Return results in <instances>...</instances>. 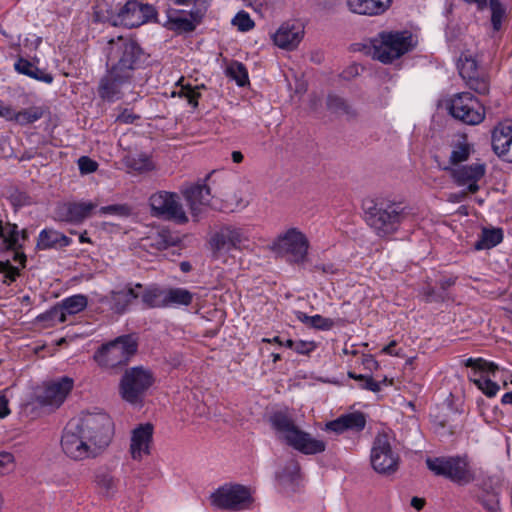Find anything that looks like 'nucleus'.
Wrapping results in <instances>:
<instances>
[{
    "label": "nucleus",
    "instance_id": "obj_1",
    "mask_svg": "<svg viewBox=\"0 0 512 512\" xmlns=\"http://www.w3.org/2000/svg\"><path fill=\"white\" fill-rule=\"evenodd\" d=\"M114 424L105 412H86L71 419L64 428L61 447L73 460L95 458L111 443Z\"/></svg>",
    "mask_w": 512,
    "mask_h": 512
},
{
    "label": "nucleus",
    "instance_id": "obj_2",
    "mask_svg": "<svg viewBox=\"0 0 512 512\" xmlns=\"http://www.w3.org/2000/svg\"><path fill=\"white\" fill-rule=\"evenodd\" d=\"M269 423L280 440L302 454L316 455L326 450V443L299 428L287 409L271 413Z\"/></svg>",
    "mask_w": 512,
    "mask_h": 512
},
{
    "label": "nucleus",
    "instance_id": "obj_3",
    "mask_svg": "<svg viewBox=\"0 0 512 512\" xmlns=\"http://www.w3.org/2000/svg\"><path fill=\"white\" fill-rule=\"evenodd\" d=\"M363 207L366 223L379 237L395 233L407 216L401 202L386 199L368 200L364 202Z\"/></svg>",
    "mask_w": 512,
    "mask_h": 512
},
{
    "label": "nucleus",
    "instance_id": "obj_4",
    "mask_svg": "<svg viewBox=\"0 0 512 512\" xmlns=\"http://www.w3.org/2000/svg\"><path fill=\"white\" fill-rule=\"evenodd\" d=\"M145 59L143 49L134 39L119 36L108 42V65L119 72L132 76L133 72L142 66Z\"/></svg>",
    "mask_w": 512,
    "mask_h": 512
},
{
    "label": "nucleus",
    "instance_id": "obj_5",
    "mask_svg": "<svg viewBox=\"0 0 512 512\" xmlns=\"http://www.w3.org/2000/svg\"><path fill=\"white\" fill-rule=\"evenodd\" d=\"M425 463L434 475L444 477L459 486L469 485L476 480V471L467 455L428 457Z\"/></svg>",
    "mask_w": 512,
    "mask_h": 512
},
{
    "label": "nucleus",
    "instance_id": "obj_6",
    "mask_svg": "<svg viewBox=\"0 0 512 512\" xmlns=\"http://www.w3.org/2000/svg\"><path fill=\"white\" fill-rule=\"evenodd\" d=\"M412 49L409 31H382L372 40L371 56L384 64H390Z\"/></svg>",
    "mask_w": 512,
    "mask_h": 512
},
{
    "label": "nucleus",
    "instance_id": "obj_7",
    "mask_svg": "<svg viewBox=\"0 0 512 512\" xmlns=\"http://www.w3.org/2000/svg\"><path fill=\"white\" fill-rule=\"evenodd\" d=\"M138 349L137 340L133 335H122L102 345L94 354V360L106 369L126 366Z\"/></svg>",
    "mask_w": 512,
    "mask_h": 512
},
{
    "label": "nucleus",
    "instance_id": "obj_8",
    "mask_svg": "<svg viewBox=\"0 0 512 512\" xmlns=\"http://www.w3.org/2000/svg\"><path fill=\"white\" fill-rule=\"evenodd\" d=\"M154 381L155 377L150 369L143 366L128 368L120 379L119 393L126 402L141 404Z\"/></svg>",
    "mask_w": 512,
    "mask_h": 512
},
{
    "label": "nucleus",
    "instance_id": "obj_9",
    "mask_svg": "<svg viewBox=\"0 0 512 512\" xmlns=\"http://www.w3.org/2000/svg\"><path fill=\"white\" fill-rule=\"evenodd\" d=\"M156 18L157 10L153 5L140 0H128L116 11H111L107 20L115 26L137 28Z\"/></svg>",
    "mask_w": 512,
    "mask_h": 512
},
{
    "label": "nucleus",
    "instance_id": "obj_10",
    "mask_svg": "<svg viewBox=\"0 0 512 512\" xmlns=\"http://www.w3.org/2000/svg\"><path fill=\"white\" fill-rule=\"evenodd\" d=\"M308 248L307 237L296 228L279 235L272 244V250L276 254L287 257L290 263L295 264H302L306 260Z\"/></svg>",
    "mask_w": 512,
    "mask_h": 512
},
{
    "label": "nucleus",
    "instance_id": "obj_11",
    "mask_svg": "<svg viewBox=\"0 0 512 512\" xmlns=\"http://www.w3.org/2000/svg\"><path fill=\"white\" fill-rule=\"evenodd\" d=\"M453 118L467 125L480 124L485 118V109L481 102L470 92L454 95L448 105Z\"/></svg>",
    "mask_w": 512,
    "mask_h": 512
},
{
    "label": "nucleus",
    "instance_id": "obj_12",
    "mask_svg": "<svg viewBox=\"0 0 512 512\" xmlns=\"http://www.w3.org/2000/svg\"><path fill=\"white\" fill-rule=\"evenodd\" d=\"M149 204L153 216L161 217L168 221H174L177 224H185L188 222V217L176 193L167 191L154 193L149 198Z\"/></svg>",
    "mask_w": 512,
    "mask_h": 512
},
{
    "label": "nucleus",
    "instance_id": "obj_13",
    "mask_svg": "<svg viewBox=\"0 0 512 512\" xmlns=\"http://www.w3.org/2000/svg\"><path fill=\"white\" fill-rule=\"evenodd\" d=\"M213 256L218 258L222 252L233 249L242 250L250 248V240L241 228L224 226L210 239Z\"/></svg>",
    "mask_w": 512,
    "mask_h": 512
},
{
    "label": "nucleus",
    "instance_id": "obj_14",
    "mask_svg": "<svg viewBox=\"0 0 512 512\" xmlns=\"http://www.w3.org/2000/svg\"><path fill=\"white\" fill-rule=\"evenodd\" d=\"M371 464L373 469L380 474H391L398 468V456L393 453L386 433H379L374 439Z\"/></svg>",
    "mask_w": 512,
    "mask_h": 512
},
{
    "label": "nucleus",
    "instance_id": "obj_15",
    "mask_svg": "<svg viewBox=\"0 0 512 512\" xmlns=\"http://www.w3.org/2000/svg\"><path fill=\"white\" fill-rule=\"evenodd\" d=\"M251 502V495L243 485H224L211 495V503L220 509L239 510Z\"/></svg>",
    "mask_w": 512,
    "mask_h": 512
},
{
    "label": "nucleus",
    "instance_id": "obj_16",
    "mask_svg": "<svg viewBox=\"0 0 512 512\" xmlns=\"http://www.w3.org/2000/svg\"><path fill=\"white\" fill-rule=\"evenodd\" d=\"M73 386L74 381L68 376L47 382L36 392V402L41 406L58 408L65 401Z\"/></svg>",
    "mask_w": 512,
    "mask_h": 512
},
{
    "label": "nucleus",
    "instance_id": "obj_17",
    "mask_svg": "<svg viewBox=\"0 0 512 512\" xmlns=\"http://www.w3.org/2000/svg\"><path fill=\"white\" fill-rule=\"evenodd\" d=\"M444 170L449 171L453 181L458 186H467V190L474 194L479 190L478 181L484 177L486 173V164L476 162L468 165H458L456 167H445Z\"/></svg>",
    "mask_w": 512,
    "mask_h": 512
},
{
    "label": "nucleus",
    "instance_id": "obj_18",
    "mask_svg": "<svg viewBox=\"0 0 512 512\" xmlns=\"http://www.w3.org/2000/svg\"><path fill=\"white\" fill-rule=\"evenodd\" d=\"M458 70L460 76L471 90L481 95L489 92V80L485 76L479 75L478 64L474 58L461 55L458 62Z\"/></svg>",
    "mask_w": 512,
    "mask_h": 512
},
{
    "label": "nucleus",
    "instance_id": "obj_19",
    "mask_svg": "<svg viewBox=\"0 0 512 512\" xmlns=\"http://www.w3.org/2000/svg\"><path fill=\"white\" fill-rule=\"evenodd\" d=\"M96 204L92 202L59 203L54 210L55 219L62 222L79 224L88 218Z\"/></svg>",
    "mask_w": 512,
    "mask_h": 512
},
{
    "label": "nucleus",
    "instance_id": "obj_20",
    "mask_svg": "<svg viewBox=\"0 0 512 512\" xmlns=\"http://www.w3.org/2000/svg\"><path fill=\"white\" fill-rule=\"evenodd\" d=\"M203 13L201 10H191L188 14H182L178 10L168 11L164 27L177 34L193 32L202 22Z\"/></svg>",
    "mask_w": 512,
    "mask_h": 512
},
{
    "label": "nucleus",
    "instance_id": "obj_21",
    "mask_svg": "<svg viewBox=\"0 0 512 512\" xmlns=\"http://www.w3.org/2000/svg\"><path fill=\"white\" fill-rule=\"evenodd\" d=\"M132 76L115 70L110 66L107 74L101 79L98 93L99 96L106 101H114L120 98L121 88L124 84L130 82Z\"/></svg>",
    "mask_w": 512,
    "mask_h": 512
},
{
    "label": "nucleus",
    "instance_id": "obj_22",
    "mask_svg": "<svg viewBox=\"0 0 512 512\" xmlns=\"http://www.w3.org/2000/svg\"><path fill=\"white\" fill-rule=\"evenodd\" d=\"M492 149L503 160L512 162V121H504L494 128Z\"/></svg>",
    "mask_w": 512,
    "mask_h": 512
},
{
    "label": "nucleus",
    "instance_id": "obj_23",
    "mask_svg": "<svg viewBox=\"0 0 512 512\" xmlns=\"http://www.w3.org/2000/svg\"><path fill=\"white\" fill-rule=\"evenodd\" d=\"M154 427L151 423L140 424L132 431L130 453L134 460H140L150 453Z\"/></svg>",
    "mask_w": 512,
    "mask_h": 512
},
{
    "label": "nucleus",
    "instance_id": "obj_24",
    "mask_svg": "<svg viewBox=\"0 0 512 512\" xmlns=\"http://www.w3.org/2000/svg\"><path fill=\"white\" fill-rule=\"evenodd\" d=\"M184 198L193 217L201 213V207L209 205L211 201L210 188L205 184H196L183 191Z\"/></svg>",
    "mask_w": 512,
    "mask_h": 512
},
{
    "label": "nucleus",
    "instance_id": "obj_25",
    "mask_svg": "<svg viewBox=\"0 0 512 512\" xmlns=\"http://www.w3.org/2000/svg\"><path fill=\"white\" fill-rule=\"evenodd\" d=\"M303 34V29L299 25L284 23L273 35V40L279 48L293 50L301 42Z\"/></svg>",
    "mask_w": 512,
    "mask_h": 512
},
{
    "label": "nucleus",
    "instance_id": "obj_26",
    "mask_svg": "<svg viewBox=\"0 0 512 512\" xmlns=\"http://www.w3.org/2000/svg\"><path fill=\"white\" fill-rule=\"evenodd\" d=\"M72 239L53 228H45L40 231L36 243L38 250L62 249L69 246Z\"/></svg>",
    "mask_w": 512,
    "mask_h": 512
},
{
    "label": "nucleus",
    "instance_id": "obj_27",
    "mask_svg": "<svg viewBox=\"0 0 512 512\" xmlns=\"http://www.w3.org/2000/svg\"><path fill=\"white\" fill-rule=\"evenodd\" d=\"M347 6L353 13L360 15H380L391 5V0H347Z\"/></svg>",
    "mask_w": 512,
    "mask_h": 512
},
{
    "label": "nucleus",
    "instance_id": "obj_28",
    "mask_svg": "<svg viewBox=\"0 0 512 512\" xmlns=\"http://www.w3.org/2000/svg\"><path fill=\"white\" fill-rule=\"evenodd\" d=\"M177 243L169 230L161 229L152 231L148 236L141 240V246L147 250L153 249L162 251L170 246H175Z\"/></svg>",
    "mask_w": 512,
    "mask_h": 512
},
{
    "label": "nucleus",
    "instance_id": "obj_29",
    "mask_svg": "<svg viewBox=\"0 0 512 512\" xmlns=\"http://www.w3.org/2000/svg\"><path fill=\"white\" fill-rule=\"evenodd\" d=\"M465 367H469L473 369V375L470 376V380L480 389L482 390V384L486 378L480 376L476 377L478 372H490L494 374L498 370V365L494 362L487 361L483 358H468L463 362Z\"/></svg>",
    "mask_w": 512,
    "mask_h": 512
},
{
    "label": "nucleus",
    "instance_id": "obj_30",
    "mask_svg": "<svg viewBox=\"0 0 512 512\" xmlns=\"http://www.w3.org/2000/svg\"><path fill=\"white\" fill-rule=\"evenodd\" d=\"M139 297V293L132 287L120 291H112L110 296L111 309L118 313H124L133 300Z\"/></svg>",
    "mask_w": 512,
    "mask_h": 512
},
{
    "label": "nucleus",
    "instance_id": "obj_31",
    "mask_svg": "<svg viewBox=\"0 0 512 512\" xmlns=\"http://www.w3.org/2000/svg\"><path fill=\"white\" fill-rule=\"evenodd\" d=\"M476 500L487 512H502L500 507V493L492 486L483 484Z\"/></svg>",
    "mask_w": 512,
    "mask_h": 512
},
{
    "label": "nucleus",
    "instance_id": "obj_32",
    "mask_svg": "<svg viewBox=\"0 0 512 512\" xmlns=\"http://www.w3.org/2000/svg\"><path fill=\"white\" fill-rule=\"evenodd\" d=\"M15 70L23 75H26L35 80L50 84L53 81V76L50 73H46L30 61L24 58H19L14 64Z\"/></svg>",
    "mask_w": 512,
    "mask_h": 512
},
{
    "label": "nucleus",
    "instance_id": "obj_33",
    "mask_svg": "<svg viewBox=\"0 0 512 512\" xmlns=\"http://www.w3.org/2000/svg\"><path fill=\"white\" fill-rule=\"evenodd\" d=\"M19 231L16 224L6 223L0 220V251L16 250L19 247Z\"/></svg>",
    "mask_w": 512,
    "mask_h": 512
},
{
    "label": "nucleus",
    "instance_id": "obj_34",
    "mask_svg": "<svg viewBox=\"0 0 512 512\" xmlns=\"http://www.w3.org/2000/svg\"><path fill=\"white\" fill-rule=\"evenodd\" d=\"M194 299V294L181 287L166 288L165 308L189 306Z\"/></svg>",
    "mask_w": 512,
    "mask_h": 512
},
{
    "label": "nucleus",
    "instance_id": "obj_35",
    "mask_svg": "<svg viewBox=\"0 0 512 512\" xmlns=\"http://www.w3.org/2000/svg\"><path fill=\"white\" fill-rule=\"evenodd\" d=\"M141 300L148 308H165L166 289L153 284L145 288Z\"/></svg>",
    "mask_w": 512,
    "mask_h": 512
},
{
    "label": "nucleus",
    "instance_id": "obj_36",
    "mask_svg": "<svg viewBox=\"0 0 512 512\" xmlns=\"http://www.w3.org/2000/svg\"><path fill=\"white\" fill-rule=\"evenodd\" d=\"M473 146L467 141L465 135L461 136V139L452 145V151L449 157V163L454 167L468 160Z\"/></svg>",
    "mask_w": 512,
    "mask_h": 512
},
{
    "label": "nucleus",
    "instance_id": "obj_37",
    "mask_svg": "<svg viewBox=\"0 0 512 512\" xmlns=\"http://www.w3.org/2000/svg\"><path fill=\"white\" fill-rule=\"evenodd\" d=\"M503 240V231L500 228H484L480 239L475 243L476 250L490 249Z\"/></svg>",
    "mask_w": 512,
    "mask_h": 512
},
{
    "label": "nucleus",
    "instance_id": "obj_38",
    "mask_svg": "<svg viewBox=\"0 0 512 512\" xmlns=\"http://www.w3.org/2000/svg\"><path fill=\"white\" fill-rule=\"evenodd\" d=\"M327 108L335 114L346 115L349 118L356 117V110L342 97L330 94L327 97Z\"/></svg>",
    "mask_w": 512,
    "mask_h": 512
},
{
    "label": "nucleus",
    "instance_id": "obj_39",
    "mask_svg": "<svg viewBox=\"0 0 512 512\" xmlns=\"http://www.w3.org/2000/svg\"><path fill=\"white\" fill-rule=\"evenodd\" d=\"M95 481L102 495L112 497L115 494L117 481L109 472H99L96 475Z\"/></svg>",
    "mask_w": 512,
    "mask_h": 512
},
{
    "label": "nucleus",
    "instance_id": "obj_40",
    "mask_svg": "<svg viewBox=\"0 0 512 512\" xmlns=\"http://www.w3.org/2000/svg\"><path fill=\"white\" fill-rule=\"evenodd\" d=\"M88 304L87 297L84 295H74L64 299L61 303L65 315H74L83 311Z\"/></svg>",
    "mask_w": 512,
    "mask_h": 512
},
{
    "label": "nucleus",
    "instance_id": "obj_41",
    "mask_svg": "<svg viewBox=\"0 0 512 512\" xmlns=\"http://www.w3.org/2000/svg\"><path fill=\"white\" fill-rule=\"evenodd\" d=\"M44 111L41 107H29L19 112H15V120L20 125H27L36 122L43 117Z\"/></svg>",
    "mask_w": 512,
    "mask_h": 512
},
{
    "label": "nucleus",
    "instance_id": "obj_42",
    "mask_svg": "<svg viewBox=\"0 0 512 512\" xmlns=\"http://www.w3.org/2000/svg\"><path fill=\"white\" fill-rule=\"evenodd\" d=\"M227 75L236 81L238 86H245L248 82V72L245 65L241 62L234 61L226 69Z\"/></svg>",
    "mask_w": 512,
    "mask_h": 512
},
{
    "label": "nucleus",
    "instance_id": "obj_43",
    "mask_svg": "<svg viewBox=\"0 0 512 512\" xmlns=\"http://www.w3.org/2000/svg\"><path fill=\"white\" fill-rule=\"evenodd\" d=\"M184 79L181 78L178 81V85L180 86V89L178 91V95L182 98H185L189 105H191L193 108H196L198 106V99L200 97V92L198 91L200 89V86L193 87L191 84H183Z\"/></svg>",
    "mask_w": 512,
    "mask_h": 512
},
{
    "label": "nucleus",
    "instance_id": "obj_44",
    "mask_svg": "<svg viewBox=\"0 0 512 512\" xmlns=\"http://www.w3.org/2000/svg\"><path fill=\"white\" fill-rule=\"evenodd\" d=\"M348 377L359 382V388L371 392H379L381 390L380 381H375L371 375L356 374L355 372H348Z\"/></svg>",
    "mask_w": 512,
    "mask_h": 512
},
{
    "label": "nucleus",
    "instance_id": "obj_45",
    "mask_svg": "<svg viewBox=\"0 0 512 512\" xmlns=\"http://www.w3.org/2000/svg\"><path fill=\"white\" fill-rule=\"evenodd\" d=\"M346 424L347 430H353L356 432L362 431L366 425V417L362 412H352L342 415Z\"/></svg>",
    "mask_w": 512,
    "mask_h": 512
},
{
    "label": "nucleus",
    "instance_id": "obj_46",
    "mask_svg": "<svg viewBox=\"0 0 512 512\" xmlns=\"http://www.w3.org/2000/svg\"><path fill=\"white\" fill-rule=\"evenodd\" d=\"M127 166L138 172L149 171L153 168L152 161L145 154L129 156L126 159Z\"/></svg>",
    "mask_w": 512,
    "mask_h": 512
},
{
    "label": "nucleus",
    "instance_id": "obj_47",
    "mask_svg": "<svg viewBox=\"0 0 512 512\" xmlns=\"http://www.w3.org/2000/svg\"><path fill=\"white\" fill-rule=\"evenodd\" d=\"M38 320L41 322L64 323L67 318L61 304L53 306L45 313L38 316Z\"/></svg>",
    "mask_w": 512,
    "mask_h": 512
},
{
    "label": "nucleus",
    "instance_id": "obj_48",
    "mask_svg": "<svg viewBox=\"0 0 512 512\" xmlns=\"http://www.w3.org/2000/svg\"><path fill=\"white\" fill-rule=\"evenodd\" d=\"M489 7L491 10V23L495 31L501 29L502 19L505 15V7L501 4L500 0H489Z\"/></svg>",
    "mask_w": 512,
    "mask_h": 512
},
{
    "label": "nucleus",
    "instance_id": "obj_49",
    "mask_svg": "<svg viewBox=\"0 0 512 512\" xmlns=\"http://www.w3.org/2000/svg\"><path fill=\"white\" fill-rule=\"evenodd\" d=\"M232 24L241 32H246L254 27V22L250 15L245 11H239L232 19Z\"/></svg>",
    "mask_w": 512,
    "mask_h": 512
},
{
    "label": "nucleus",
    "instance_id": "obj_50",
    "mask_svg": "<svg viewBox=\"0 0 512 512\" xmlns=\"http://www.w3.org/2000/svg\"><path fill=\"white\" fill-rule=\"evenodd\" d=\"M300 473L299 463L296 461H290L284 468L281 479L294 482L298 479Z\"/></svg>",
    "mask_w": 512,
    "mask_h": 512
},
{
    "label": "nucleus",
    "instance_id": "obj_51",
    "mask_svg": "<svg viewBox=\"0 0 512 512\" xmlns=\"http://www.w3.org/2000/svg\"><path fill=\"white\" fill-rule=\"evenodd\" d=\"M334 324V320L330 318H325L319 314L311 316L310 327L312 328L327 331L332 329L334 327Z\"/></svg>",
    "mask_w": 512,
    "mask_h": 512
},
{
    "label": "nucleus",
    "instance_id": "obj_52",
    "mask_svg": "<svg viewBox=\"0 0 512 512\" xmlns=\"http://www.w3.org/2000/svg\"><path fill=\"white\" fill-rule=\"evenodd\" d=\"M78 166L82 174H90L97 170L98 163L87 156H82L78 160Z\"/></svg>",
    "mask_w": 512,
    "mask_h": 512
},
{
    "label": "nucleus",
    "instance_id": "obj_53",
    "mask_svg": "<svg viewBox=\"0 0 512 512\" xmlns=\"http://www.w3.org/2000/svg\"><path fill=\"white\" fill-rule=\"evenodd\" d=\"M14 456L9 452L0 453V476L13 469Z\"/></svg>",
    "mask_w": 512,
    "mask_h": 512
},
{
    "label": "nucleus",
    "instance_id": "obj_54",
    "mask_svg": "<svg viewBox=\"0 0 512 512\" xmlns=\"http://www.w3.org/2000/svg\"><path fill=\"white\" fill-rule=\"evenodd\" d=\"M99 212L101 214H116V215L126 216L129 214L130 209L126 205L115 204V205L103 206L100 208Z\"/></svg>",
    "mask_w": 512,
    "mask_h": 512
},
{
    "label": "nucleus",
    "instance_id": "obj_55",
    "mask_svg": "<svg viewBox=\"0 0 512 512\" xmlns=\"http://www.w3.org/2000/svg\"><path fill=\"white\" fill-rule=\"evenodd\" d=\"M325 430L335 432L336 434H341L344 431H347L346 424L342 415L335 420L327 422L325 425Z\"/></svg>",
    "mask_w": 512,
    "mask_h": 512
},
{
    "label": "nucleus",
    "instance_id": "obj_56",
    "mask_svg": "<svg viewBox=\"0 0 512 512\" xmlns=\"http://www.w3.org/2000/svg\"><path fill=\"white\" fill-rule=\"evenodd\" d=\"M316 348L313 341H296L294 351L298 354L308 355Z\"/></svg>",
    "mask_w": 512,
    "mask_h": 512
},
{
    "label": "nucleus",
    "instance_id": "obj_57",
    "mask_svg": "<svg viewBox=\"0 0 512 512\" xmlns=\"http://www.w3.org/2000/svg\"><path fill=\"white\" fill-rule=\"evenodd\" d=\"M11 201L14 206H18V207L31 204L29 195L27 193L21 192V191H15L14 193H12Z\"/></svg>",
    "mask_w": 512,
    "mask_h": 512
},
{
    "label": "nucleus",
    "instance_id": "obj_58",
    "mask_svg": "<svg viewBox=\"0 0 512 512\" xmlns=\"http://www.w3.org/2000/svg\"><path fill=\"white\" fill-rule=\"evenodd\" d=\"M424 295L426 297V300L429 301V302H432V301L442 302L446 298V293L441 292V290L437 291L433 287H428L425 290Z\"/></svg>",
    "mask_w": 512,
    "mask_h": 512
},
{
    "label": "nucleus",
    "instance_id": "obj_59",
    "mask_svg": "<svg viewBox=\"0 0 512 512\" xmlns=\"http://www.w3.org/2000/svg\"><path fill=\"white\" fill-rule=\"evenodd\" d=\"M482 384L484 385L481 391L487 397H494L500 389L499 385L496 382H493L488 378H486V380Z\"/></svg>",
    "mask_w": 512,
    "mask_h": 512
},
{
    "label": "nucleus",
    "instance_id": "obj_60",
    "mask_svg": "<svg viewBox=\"0 0 512 512\" xmlns=\"http://www.w3.org/2000/svg\"><path fill=\"white\" fill-rule=\"evenodd\" d=\"M0 117L12 121L15 117V111L10 106H4L2 103H0Z\"/></svg>",
    "mask_w": 512,
    "mask_h": 512
},
{
    "label": "nucleus",
    "instance_id": "obj_61",
    "mask_svg": "<svg viewBox=\"0 0 512 512\" xmlns=\"http://www.w3.org/2000/svg\"><path fill=\"white\" fill-rule=\"evenodd\" d=\"M8 399L5 395L0 396V418H4L10 414V409L8 407Z\"/></svg>",
    "mask_w": 512,
    "mask_h": 512
},
{
    "label": "nucleus",
    "instance_id": "obj_62",
    "mask_svg": "<svg viewBox=\"0 0 512 512\" xmlns=\"http://www.w3.org/2000/svg\"><path fill=\"white\" fill-rule=\"evenodd\" d=\"M139 116L129 113L127 111L123 112L118 116L117 120L126 124L133 123Z\"/></svg>",
    "mask_w": 512,
    "mask_h": 512
},
{
    "label": "nucleus",
    "instance_id": "obj_63",
    "mask_svg": "<svg viewBox=\"0 0 512 512\" xmlns=\"http://www.w3.org/2000/svg\"><path fill=\"white\" fill-rule=\"evenodd\" d=\"M456 279L455 278H443L439 280V286L440 290L443 293H446L447 289H449L451 286L455 284Z\"/></svg>",
    "mask_w": 512,
    "mask_h": 512
},
{
    "label": "nucleus",
    "instance_id": "obj_64",
    "mask_svg": "<svg viewBox=\"0 0 512 512\" xmlns=\"http://www.w3.org/2000/svg\"><path fill=\"white\" fill-rule=\"evenodd\" d=\"M314 269L325 274H334L336 272V268L333 264H317L314 266Z\"/></svg>",
    "mask_w": 512,
    "mask_h": 512
}]
</instances>
